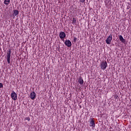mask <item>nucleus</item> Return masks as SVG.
<instances>
[{"instance_id":"4","label":"nucleus","mask_w":131,"mask_h":131,"mask_svg":"<svg viewBox=\"0 0 131 131\" xmlns=\"http://www.w3.org/2000/svg\"><path fill=\"white\" fill-rule=\"evenodd\" d=\"M111 40H112V35L110 34L106 40V42L107 45H110V42H111Z\"/></svg>"},{"instance_id":"6","label":"nucleus","mask_w":131,"mask_h":131,"mask_svg":"<svg viewBox=\"0 0 131 131\" xmlns=\"http://www.w3.org/2000/svg\"><path fill=\"white\" fill-rule=\"evenodd\" d=\"M64 44L66 46H67V47H68V48H70V47L72 46V43H71V41H70V40H67L64 42Z\"/></svg>"},{"instance_id":"8","label":"nucleus","mask_w":131,"mask_h":131,"mask_svg":"<svg viewBox=\"0 0 131 131\" xmlns=\"http://www.w3.org/2000/svg\"><path fill=\"white\" fill-rule=\"evenodd\" d=\"M95 121H94V119H91L90 121V126H92V127H95Z\"/></svg>"},{"instance_id":"1","label":"nucleus","mask_w":131,"mask_h":131,"mask_svg":"<svg viewBox=\"0 0 131 131\" xmlns=\"http://www.w3.org/2000/svg\"><path fill=\"white\" fill-rule=\"evenodd\" d=\"M107 61H105L101 62L100 63V68L102 70H105V69L107 68Z\"/></svg>"},{"instance_id":"7","label":"nucleus","mask_w":131,"mask_h":131,"mask_svg":"<svg viewBox=\"0 0 131 131\" xmlns=\"http://www.w3.org/2000/svg\"><path fill=\"white\" fill-rule=\"evenodd\" d=\"M36 97V94H35V92H33L31 93V94H30V98L32 100H35Z\"/></svg>"},{"instance_id":"14","label":"nucleus","mask_w":131,"mask_h":131,"mask_svg":"<svg viewBox=\"0 0 131 131\" xmlns=\"http://www.w3.org/2000/svg\"><path fill=\"white\" fill-rule=\"evenodd\" d=\"M4 88V85H3V83H0V89H3Z\"/></svg>"},{"instance_id":"11","label":"nucleus","mask_w":131,"mask_h":131,"mask_svg":"<svg viewBox=\"0 0 131 131\" xmlns=\"http://www.w3.org/2000/svg\"><path fill=\"white\" fill-rule=\"evenodd\" d=\"M78 82L81 85L83 84V79H82V78L81 77H80L79 78Z\"/></svg>"},{"instance_id":"9","label":"nucleus","mask_w":131,"mask_h":131,"mask_svg":"<svg viewBox=\"0 0 131 131\" xmlns=\"http://www.w3.org/2000/svg\"><path fill=\"white\" fill-rule=\"evenodd\" d=\"M119 37L121 42H123V43H124L125 42V40L124 39V38H123V37H122L121 35H120Z\"/></svg>"},{"instance_id":"10","label":"nucleus","mask_w":131,"mask_h":131,"mask_svg":"<svg viewBox=\"0 0 131 131\" xmlns=\"http://www.w3.org/2000/svg\"><path fill=\"white\" fill-rule=\"evenodd\" d=\"M10 3H11V0H5L4 2V5H6V6L10 5Z\"/></svg>"},{"instance_id":"13","label":"nucleus","mask_w":131,"mask_h":131,"mask_svg":"<svg viewBox=\"0 0 131 131\" xmlns=\"http://www.w3.org/2000/svg\"><path fill=\"white\" fill-rule=\"evenodd\" d=\"M73 24H75L76 23V18H73V21H72Z\"/></svg>"},{"instance_id":"12","label":"nucleus","mask_w":131,"mask_h":131,"mask_svg":"<svg viewBox=\"0 0 131 131\" xmlns=\"http://www.w3.org/2000/svg\"><path fill=\"white\" fill-rule=\"evenodd\" d=\"M19 14V11H18L17 10H14L13 11V16H16L17 15Z\"/></svg>"},{"instance_id":"3","label":"nucleus","mask_w":131,"mask_h":131,"mask_svg":"<svg viewBox=\"0 0 131 131\" xmlns=\"http://www.w3.org/2000/svg\"><path fill=\"white\" fill-rule=\"evenodd\" d=\"M59 37L63 41H64L63 39L66 37V34L64 32H60L59 33Z\"/></svg>"},{"instance_id":"17","label":"nucleus","mask_w":131,"mask_h":131,"mask_svg":"<svg viewBox=\"0 0 131 131\" xmlns=\"http://www.w3.org/2000/svg\"><path fill=\"white\" fill-rule=\"evenodd\" d=\"M80 2L81 3H83L84 2H85V0H80Z\"/></svg>"},{"instance_id":"15","label":"nucleus","mask_w":131,"mask_h":131,"mask_svg":"<svg viewBox=\"0 0 131 131\" xmlns=\"http://www.w3.org/2000/svg\"><path fill=\"white\" fill-rule=\"evenodd\" d=\"M25 119L26 120H28V121H30V118L29 117H26Z\"/></svg>"},{"instance_id":"2","label":"nucleus","mask_w":131,"mask_h":131,"mask_svg":"<svg viewBox=\"0 0 131 131\" xmlns=\"http://www.w3.org/2000/svg\"><path fill=\"white\" fill-rule=\"evenodd\" d=\"M12 51H11V49H9L8 52H7V62L8 64H10V60L11 59V53Z\"/></svg>"},{"instance_id":"5","label":"nucleus","mask_w":131,"mask_h":131,"mask_svg":"<svg viewBox=\"0 0 131 131\" xmlns=\"http://www.w3.org/2000/svg\"><path fill=\"white\" fill-rule=\"evenodd\" d=\"M11 98L13 101H16V100L17 99V94L13 92L12 93H11Z\"/></svg>"},{"instance_id":"16","label":"nucleus","mask_w":131,"mask_h":131,"mask_svg":"<svg viewBox=\"0 0 131 131\" xmlns=\"http://www.w3.org/2000/svg\"><path fill=\"white\" fill-rule=\"evenodd\" d=\"M77 40V37H74V42H76Z\"/></svg>"}]
</instances>
